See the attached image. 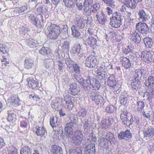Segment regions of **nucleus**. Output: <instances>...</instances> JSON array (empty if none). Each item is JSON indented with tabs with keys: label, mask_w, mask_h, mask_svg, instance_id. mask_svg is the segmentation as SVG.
Listing matches in <instances>:
<instances>
[{
	"label": "nucleus",
	"mask_w": 154,
	"mask_h": 154,
	"mask_svg": "<svg viewBox=\"0 0 154 154\" xmlns=\"http://www.w3.org/2000/svg\"><path fill=\"white\" fill-rule=\"evenodd\" d=\"M80 84L82 85L85 91L89 89L91 87L94 90H98L100 86L99 81L91 76H88L85 80L84 79V81Z\"/></svg>",
	"instance_id": "1"
},
{
	"label": "nucleus",
	"mask_w": 154,
	"mask_h": 154,
	"mask_svg": "<svg viewBox=\"0 0 154 154\" xmlns=\"http://www.w3.org/2000/svg\"><path fill=\"white\" fill-rule=\"evenodd\" d=\"M144 71L143 69H137L133 75V79L131 82V86L133 90H137L140 88L141 85V80L142 75Z\"/></svg>",
	"instance_id": "2"
},
{
	"label": "nucleus",
	"mask_w": 154,
	"mask_h": 154,
	"mask_svg": "<svg viewBox=\"0 0 154 154\" xmlns=\"http://www.w3.org/2000/svg\"><path fill=\"white\" fill-rule=\"evenodd\" d=\"M123 17L124 16L120 13L118 12H114L110 18V25L115 28L120 27L122 25Z\"/></svg>",
	"instance_id": "3"
},
{
	"label": "nucleus",
	"mask_w": 154,
	"mask_h": 154,
	"mask_svg": "<svg viewBox=\"0 0 154 154\" xmlns=\"http://www.w3.org/2000/svg\"><path fill=\"white\" fill-rule=\"evenodd\" d=\"M60 29L55 24H51L48 28V37L51 39H57L60 33Z\"/></svg>",
	"instance_id": "4"
},
{
	"label": "nucleus",
	"mask_w": 154,
	"mask_h": 154,
	"mask_svg": "<svg viewBox=\"0 0 154 154\" xmlns=\"http://www.w3.org/2000/svg\"><path fill=\"white\" fill-rule=\"evenodd\" d=\"M29 17L31 21L32 24L37 28L40 29L42 27L43 23L44 22L43 16L42 14L39 13L37 15L38 17H35L33 14H28Z\"/></svg>",
	"instance_id": "5"
},
{
	"label": "nucleus",
	"mask_w": 154,
	"mask_h": 154,
	"mask_svg": "<svg viewBox=\"0 0 154 154\" xmlns=\"http://www.w3.org/2000/svg\"><path fill=\"white\" fill-rule=\"evenodd\" d=\"M141 57L143 60L146 63L149 64L152 62H154V52L153 51H142Z\"/></svg>",
	"instance_id": "6"
},
{
	"label": "nucleus",
	"mask_w": 154,
	"mask_h": 154,
	"mask_svg": "<svg viewBox=\"0 0 154 154\" xmlns=\"http://www.w3.org/2000/svg\"><path fill=\"white\" fill-rule=\"evenodd\" d=\"M107 85L109 87L113 88L114 92L117 93L120 92L119 85L116 83L115 76L113 74H111L107 79Z\"/></svg>",
	"instance_id": "7"
},
{
	"label": "nucleus",
	"mask_w": 154,
	"mask_h": 154,
	"mask_svg": "<svg viewBox=\"0 0 154 154\" xmlns=\"http://www.w3.org/2000/svg\"><path fill=\"white\" fill-rule=\"evenodd\" d=\"M135 27L137 30L143 35H146L149 33V27L146 23H138L136 24Z\"/></svg>",
	"instance_id": "8"
},
{
	"label": "nucleus",
	"mask_w": 154,
	"mask_h": 154,
	"mask_svg": "<svg viewBox=\"0 0 154 154\" xmlns=\"http://www.w3.org/2000/svg\"><path fill=\"white\" fill-rule=\"evenodd\" d=\"M74 71V77L80 83L84 81L81 74V67L77 64L75 63L73 66Z\"/></svg>",
	"instance_id": "9"
},
{
	"label": "nucleus",
	"mask_w": 154,
	"mask_h": 154,
	"mask_svg": "<svg viewBox=\"0 0 154 154\" xmlns=\"http://www.w3.org/2000/svg\"><path fill=\"white\" fill-rule=\"evenodd\" d=\"M97 58L96 56L91 54L86 59L85 66L90 68L95 67L97 63Z\"/></svg>",
	"instance_id": "10"
},
{
	"label": "nucleus",
	"mask_w": 154,
	"mask_h": 154,
	"mask_svg": "<svg viewBox=\"0 0 154 154\" xmlns=\"http://www.w3.org/2000/svg\"><path fill=\"white\" fill-rule=\"evenodd\" d=\"M133 55L130 54L126 57L122 56L120 57V61L122 63V66L126 69L130 68L131 67V64L129 58L133 59Z\"/></svg>",
	"instance_id": "11"
},
{
	"label": "nucleus",
	"mask_w": 154,
	"mask_h": 154,
	"mask_svg": "<svg viewBox=\"0 0 154 154\" xmlns=\"http://www.w3.org/2000/svg\"><path fill=\"white\" fill-rule=\"evenodd\" d=\"M11 104L14 106H17L21 105L22 101L15 94L11 95L8 99Z\"/></svg>",
	"instance_id": "12"
},
{
	"label": "nucleus",
	"mask_w": 154,
	"mask_h": 154,
	"mask_svg": "<svg viewBox=\"0 0 154 154\" xmlns=\"http://www.w3.org/2000/svg\"><path fill=\"white\" fill-rule=\"evenodd\" d=\"M7 114L8 116L7 119L8 122H10V125H14V122L17 120V117L14 110L12 109L8 110L7 111Z\"/></svg>",
	"instance_id": "13"
},
{
	"label": "nucleus",
	"mask_w": 154,
	"mask_h": 154,
	"mask_svg": "<svg viewBox=\"0 0 154 154\" xmlns=\"http://www.w3.org/2000/svg\"><path fill=\"white\" fill-rule=\"evenodd\" d=\"M113 69L112 65L109 62H103L98 68L97 71L100 72H104L107 73L109 70Z\"/></svg>",
	"instance_id": "14"
},
{
	"label": "nucleus",
	"mask_w": 154,
	"mask_h": 154,
	"mask_svg": "<svg viewBox=\"0 0 154 154\" xmlns=\"http://www.w3.org/2000/svg\"><path fill=\"white\" fill-rule=\"evenodd\" d=\"M143 134L144 137L151 140L154 138V128L151 127L145 128Z\"/></svg>",
	"instance_id": "15"
},
{
	"label": "nucleus",
	"mask_w": 154,
	"mask_h": 154,
	"mask_svg": "<svg viewBox=\"0 0 154 154\" xmlns=\"http://www.w3.org/2000/svg\"><path fill=\"white\" fill-rule=\"evenodd\" d=\"M131 39L136 44L140 43L141 38L140 34L136 31L133 30L131 32Z\"/></svg>",
	"instance_id": "16"
},
{
	"label": "nucleus",
	"mask_w": 154,
	"mask_h": 154,
	"mask_svg": "<svg viewBox=\"0 0 154 154\" xmlns=\"http://www.w3.org/2000/svg\"><path fill=\"white\" fill-rule=\"evenodd\" d=\"M96 16L99 23L101 24H104L105 22L107 21L106 15L102 11L97 12Z\"/></svg>",
	"instance_id": "17"
},
{
	"label": "nucleus",
	"mask_w": 154,
	"mask_h": 154,
	"mask_svg": "<svg viewBox=\"0 0 154 154\" xmlns=\"http://www.w3.org/2000/svg\"><path fill=\"white\" fill-rule=\"evenodd\" d=\"M68 91L69 93L73 96L77 94L80 92V90L77 83L75 82L72 83L70 86Z\"/></svg>",
	"instance_id": "18"
},
{
	"label": "nucleus",
	"mask_w": 154,
	"mask_h": 154,
	"mask_svg": "<svg viewBox=\"0 0 154 154\" xmlns=\"http://www.w3.org/2000/svg\"><path fill=\"white\" fill-rule=\"evenodd\" d=\"M27 7L24 6L20 7L15 8L12 12L14 16L19 15L20 14H23L28 12Z\"/></svg>",
	"instance_id": "19"
},
{
	"label": "nucleus",
	"mask_w": 154,
	"mask_h": 154,
	"mask_svg": "<svg viewBox=\"0 0 154 154\" xmlns=\"http://www.w3.org/2000/svg\"><path fill=\"white\" fill-rule=\"evenodd\" d=\"M132 137V134L129 130L127 129L125 131H121L118 135V137L119 140H123L125 137L131 139Z\"/></svg>",
	"instance_id": "20"
},
{
	"label": "nucleus",
	"mask_w": 154,
	"mask_h": 154,
	"mask_svg": "<svg viewBox=\"0 0 154 154\" xmlns=\"http://www.w3.org/2000/svg\"><path fill=\"white\" fill-rule=\"evenodd\" d=\"M91 97L92 100L97 104L102 103L103 102V97L101 95L95 93H91Z\"/></svg>",
	"instance_id": "21"
},
{
	"label": "nucleus",
	"mask_w": 154,
	"mask_h": 154,
	"mask_svg": "<svg viewBox=\"0 0 154 154\" xmlns=\"http://www.w3.org/2000/svg\"><path fill=\"white\" fill-rule=\"evenodd\" d=\"M75 25H73L74 26H75L77 28L79 29H82L85 27V24L84 23L83 20L82 18L78 16L76 17L74 20Z\"/></svg>",
	"instance_id": "22"
},
{
	"label": "nucleus",
	"mask_w": 154,
	"mask_h": 154,
	"mask_svg": "<svg viewBox=\"0 0 154 154\" xmlns=\"http://www.w3.org/2000/svg\"><path fill=\"white\" fill-rule=\"evenodd\" d=\"M144 84L148 89L154 88V76L152 75L149 76L146 79Z\"/></svg>",
	"instance_id": "23"
},
{
	"label": "nucleus",
	"mask_w": 154,
	"mask_h": 154,
	"mask_svg": "<svg viewBox=\"0 0 154 154\" xmlns=\"http://www.w3.org/2000/svg\"><path fill=\"white\" fill-rule=\"evenodd\" d=\"M84 154H95L96 149L95 144L93 143L89 144L85 148Z\"/></svg>",
	"instance_id": "24"
},
{
	"label": "nucleus",
	"mask_w": 154,
	"mask_h": 154,
	"mask_svg": "<svg viewBox=\"0 0 154 154\" xmlns=\"http://www.w3.org/2000/svg\"><path fill=\"white\" fill-rule=\"evenodd\" d=\"M24 67L27 69H30L34 66V61L30 57H26L24 64Z\"/></svg>",
	"instance_id": "25"
},
{
	"label": "nucleus",
	"mask_w": 154,
	"mask_h": 154,
	"mask_svg": "<svg viewBox=\"0 0 154 154\" xmlns=\"http://www.w3.org/2000/svg\"><path fill=\"white\" fill-rule=\"evenodd\" d=\"M51 154H63L62 148L56 145L51 146Z\"/></svg>",
	"instance_id": "26"
},
{
	"label": "nucleus",
	"mask_w": 154,
	"mask_h": 154,
	"mask_svg": "<svg viewBox=\"0 0 154 154\" xmlns=\"http://www.w3.org/2000/svg\"><path fill=\"white\" fill-rule=\"evenodd\" d=\"M122 3L128 7L131 8L132 9H135L138 3L136 0H125Z\"/></svg>",
	"instance_id": "27"
},
{
	"label": "nucleus",
	"mask_w": 154,
	"mask_h": 154,
	"mask_svg": "<svg viewBox=\"0 0 154 154\" xmlns=\"http://www.w3.org/2000/svg\"><path fill=\"white\" fill-rule=\"evenodd\" d=\"M74 99V97H71L69 95H66L62 99V100L65 102V104L68 106L71 107V106H72L75 102Z\"/></svg>",
	"instance_id": "28"
},
{
	"label": "nucleus",
	"mask_w": 154,
	"mask_h": 154,
	"mask_svg": "<svg viewBox=\"0 0 154 154\" xmlns=\"http://www.w3.org/2000/svg\"><path fill=\"white\" fill-rule=\"evenodd\" d=\"M28 84L29 87L33 89H37L39 88V83L37 79H32L28 80Z\"/></svg>",
	"instance_id": "29"
},
{
	"label": "nucleus",
	"mask_w": 154,
	"mask_h": 154,
	"mask_svg": "<svg viewBox=\"0 0 154 154\" xmlns=\"http://www.w3.org/2000/svg\"><path fill=\"white\" fill-rule=\"evenodd\" d=\"M97 41L95 38L92 37H89L86 41L88 45L94 49L97 46Z\"/></svg>",
	"instance_id": "30"
},
{
	"label": "nucleus",
	"mask_w": 154,
	"mask_h": 154,
	"mask_svg": "<svg viewBox=\"0 0 154 154\" xmlns=\"http://www.w3.org/2000/svg\"><path fill=\"white\" fill-rule=\"evenodd\" d=\"M58 119L57 117H56L55 118L53 116H51L50 119V124L54 129L55 128H56L57 126H58L59 125L60 127L61 125H60V122L58 121Z\"/></svg>",
	"instance_id": "31"
},
{
	"label": "nucleus",
	"mask_w": 154,
	"mask_h": 154,
	"mask_svg": "<svg viewBox=\"0 0 154 154\" xmlns=\"http://www.w3.org/2000/svg\"><path fill=\"white\" fill-rule=\"evenodd\" d=\"M30 29L25 27H23L21 28L20 30V32L22 35L23 36L24 38L26 39H29L30 37V35L29 34V32Z\"/></svg>",
	"instance_id": "32"
},
{
	"label": "nucleus",
	"mask_w": 154,
	"mask_h": 154,
	"mask_svg": "<svg viewBox=\"0 0 154 154\" xmlns=\"http://www.w3.org/2000/svg\"><path fill=\"white\" fill-rule=\"evenodd\" d=\"M143 43L147 48H151L153 46V42L152 39L149 37H146L143 38Z\"/></svg>",
	"instance_id": "33"
},
{
	"label": "nucleus",
	"mask_w": 154,
	"mask_h": 154,
	"mask_svg": "<svg viewBox=\"0 0 154 154\" xmlns=\"http://www.w3.org/2000/svg\"><path fill=\"white\" fill-rule=\"evenodd\" d=\"M139 19L142 21H146L148 20V17L145 11L143 10H140L138 13Z\"/></svg>",
	"instance_id": "34"
},
{
	"label": "nucleus",
	"mask_w": 154,
	"mask_h": 154,
	"mask_svg": "<svg viewBox=\"0 0 154 154\" xmlns=\"http://www.w3.org/2000/svg\"><path fill=\"white\" fill-rule=\"evenodd\" d=\"M34 131H35L36 133L38 136L42 137L45 135V130L43 127H39L38 125H36Z\"/></svg>",
	"instance_id": "35"
},
{
	"label": "nucleus",
	"mask_w": 154,
	"mask_h": 154,
	"mask_svg": "<svg viewBox=\"0 0 154 154\" xmlns=\"http://www.w3.org/2000/svg\"><path fill=\"white\" fill-rule=\"evenodd\" d=\"M73 126L71 125V124L67 123L66 124L64 128V130L68 135L72 136L73 133Z\"/></svg>",
	"instance_id": "36"
},
{
	"label": "nucleus",
	"mask_w": 154,
	"mask_h": 154,
	"mask_svg": "<svg viewBox=\"0 0 154 154\" xmlns=\"http://www.w3.org/2000/svg\"><path fill=\"white\" fill-rule=\"evenodd\" d=\"M27 39L26 44L30 48H34L37 45L38 42L36 40L30 38L29 39Z\"/></svg>",
	"instance_id": "37"
},
{
	"label": "nucleus",
	"mask_w": 154,
	"mask_h": 154,
	"mask_svg": "<svg viewBox=\"0 0 154 154\" xmlns=\"http://www.w3.org/2000/svg\"><path fill=\"white\" fill-rule=\"evenodd\" d=\"M71 29L72 35L75 37H78L80 35V32L79 29L77 28L75 26H72Z\"/></svg>",
	"instance_id": "38"
},
{
	"label": "nucleus",
	"mask_w": 154,
	"mask_h": 154,
	"mask_svg": "<svg viewBox=\"0 0 154 154\" xmlns=\"http://www.w3.org/2000/svg\"><path fill=\"white\" fill-rule=\"evenodd\" d=\"M128 98L129 96L128 95L123 94L120 95L119 97V99L121 104L122 105H125L127 103Z\"/></svg>",
	"instance_id": "39"
},
{
	"label": "nucleus",
	"mask_w": 154,
	"mask_h": 154,
	"mask_svg": "<svg viewBox=\"0 0 154 154\" xmlns=\"http://www.w3.org/2000/svg\"><path fill=\"white\" fill-rule=\"evenodd\" d=\"M61 47L63 52H69L70 48L69 42L67 41H64L62 44Z\"/></svg>",
	"instance_id": "40"
},
{
	"label": "nucleus",
	"mask_w": 154,
	"mask_h": 154,
	"mask_svg": "<svg viewBox=\"0 0 154 154\" xmlns=\"http://www.w3.org/2000/svg\"><path fill=\"white\" fill-rule=\"evenodd\" d=\"M105 138L112 144L115 140L114 134L110 132H108L106 134Z\"/></svg>",
	"instance_id": "41"
},
{
	"label": "nucleus",
	"mask_w": 154,
	"mask_h": 154,
	"mask_svg": "<svg viewBox=\"0 0 154 154\" xmlns=\"http://www.w3.org/2000/svg\"><path fill=\"white\" fill-rule=\"evenodd\" d=\"M77 0H63L65 5L67 7L72 8L75 5Z\"/></svg>",
	"instance_id": "42"
},
{
	"label": "nucleus",
	"mask_w": 154,
	"mask_h": 154,
	"mask_svg": "<svg viewBox=\"0 0 154 154\" xmlns=\"http://www.w3.org/2000/svg\"><path fill=\"white\" fill-rule=\"evenodd\" d=\"M104 4L114 8L116 6V3L114 0H101Z\"/></svg>",
	"instance_id": "43"
},
{
	"label": "nucleus",
	"mask_w": 154,
	"mask_h": 154,
	"mask_svg": "<svg viewBox=\"0 0 154 154\" xmlns=\"http://www.w3.org/2000/svg\"><path fill=\"white\" fill-rule=\"evenodd\" d=\"M50 52V50L49 48L44 46L42 47L39 50V53L44 55H48Z\"/></svg>",
	"instance_id": "44"
},
{
	"label": "nucleus",
	"mask_w": 154,
	"mask_h": 154,
	"mask_svg": "<svg viewBox=\"0 0 154 154\" xmlns=\"http://www.w3.org/2000/svg\"><path fill=\"white\" fill-rule=\"evenodd\" d=\"M80 48L81 46L79 44H74L72 47L71 50L74 54H78Z\"/></svg>",
	"instance_id": "45"
},
{
	"label": "nucleus",
	"mask_w": 154,
	"mask_h": 154,
	"mask_svg": "<svg viewBox=\"0 0 154 154\" xmlns=\"http://www.w3.org/2000/svg\"><path fill=\"white\" fill-rule=\"evenodd\" d=\"M65 63L67 65L68 68L70 69L74 65L75 62L71 60L70 58H65Z\"/></svg>",
	"instance_id": "46"
},
{
	"label": "nucleus",
	"mask_w": 154,
	"mask_h": 154,
	"mask_svg": "<svg viewBox=\"0 0 154 154\" xmlns=\"http://www.w3.org/2000/svg\"><path fill=\"white\" fill-rule=\"evenodd\" d=\"M107 76V73L104 72H100L97 71L96 77L100 80H105Z\"/></svg>",
	"instance_id": "47"
},
{
	"label": "nucleus",
	"mask_w": 154,
	"mask_h": 154,
	"mask_svg": "<svg viewBox=\"0 0 154 154\" xmlns=\"http://www.w3.org/2000/svg\"><path fill=\"white\" fill-rule=\"evenodd\" d=\"M77 116L76 115H72L69 118V122L68 124H71V125H73L75 123V121L77 118Z\"/></svg>",
	"instance_id": "48"
},
{
	"label": "nucleus",
	"mask_w": 154,
	"mask_h": 154,
	"mask_svg": "<svg viewBox=\"0 0 154 154\" xmlns=\"http://www.w3.org/2000/svg\"><path fill=\"white\" fill-rule=\"evenodd\" d=\"M87 112V111L85 109L81 108L79 109L78 114L80 118H84L86 116Z\"/></svg>",
	"instance_id": "49"
},
{
	"label": "nucleus",
	"mask_w": 154,
	"mask_h": 154,
	"mask_svg": "<svg viewBox=\"0 0 154 154\" xmlns=\"http://www.w3.org/2000/svg\"><path fill=\"white\" fill-rule=\"evenodd\" d=\"M72 137L83 139V135L82 132L80 131L76 130L75 131V134Z\"/></svg>",
	"instance_id": "50"
},
{
	"label": "nucleus",
	"mask_w": 154,
	"mask_h": 154,
	"mask_svg": "<svg viewBox=\"0 0 154 154\" xmlns=\"http://www.w3.org/2000/svg\"><path fill=\"white\" fill-rule=\"evenodd\" d=\"M8 154H17V148L13 146L9 147L8 149Z\"/></svg>",
	"instance_id": "51"
},
{
	"label": "nucleus",
	"mask_w": 154,
	"mask_h": 154,
	"mask_svg": "<svg viewBox=\"0 0 154 154\" xmlns=\"http://www.w3.org/2000/svg\"><path fill=\"white\" fill-rule=\"evenodd\" d=\"M30 149L28 146H26L21 148L20 150V154H29Z\"/></svg>",
	"instance_id": "52"
},
{
	"label": "nucleus",
	"mask_w": 154,
	"mask_h": 154,
	"mask_svg": "<svg viewBox=\"0 0 154 154\" xmlns=\"http://www.w3.org/2000/svg\"><path fill=\"white\" fill-rule=\"evenodd\" d=\"M138 106V112H140L143 109L144 106V103L143 101H138L137 102Z\"/></svg>",
	"instance_id": "53"
},
{
	"label": "nucleus",
	"mask_w": 154,
	"mask_h": 154,
	"mask_svg": "<svg viewBox=\"0 0 154 154\" xmlns=\"http://www.w3.org/2000/svg\"><path fill=\"white\" fill-rule=\"evenodd\" d=\"M72 140L73 143L75 146H79L81 145L82 140L72 137Z\"/></svg>",
	"instance_id": "54"
},
{
	"label": "nucleus",
	"mask_w": 154,
	"mask_h": 154,
	"mask_svg": "<svg viewBox=\"0 0 154 154\" xmlns=\"http://www.w3.org/2000/svg\"><path fill=\"white\" fill-rule=\"evenodd\" d=\"M133 46L132 45H130L127 46L123 50L124 53L127 54L131 52L133 50Z\"/></svg>",
	"instance_id": "55"
},
{
	"label": "nucleus",
	"mask_w": 154,
	"mask_h": 154,
	"mask_svg": "<svg viewBox=\"0 0 154 154\" xmlns=\"http://www.w3.org/2000/svg\"><path fill=\"white\" fill-rule=\"evenodd\" d=\"M52 60L50 59H46L44 61L45 66L46 69L51 67L52 64Z\"/></svg>",
	"instance_id": "56"
},
{
	"label": "nucleus",
	"mask_w": 154,
	"mask_h": 154,
	"mask_svg": "<svg viewBox=\"0 0 154 154\" xmlns=\"http://www.w3.org/2000/svg\"><path fill=\"white\" fill-rule=\"evenodd\" d=\"M149 91H146L145 93H144L146 96H149L150 97H153L154 96V88H149Z\"/></svg>",
	"instance_id": "57"
},
{
	"label": "nucleus",
	"mask_w": 154,
	"mask_h": 154,
	"mask_svg": "<svg viewBox=\"0 0 154 154\" xmlns=\"http://www.w3.org/2000/svg\"><path fill=\"white\" fill-rule=\"evenodd\" d=\"M105 111L108 113H113L114 112V107L113 105H109L106 108Z\"/></svg>",
	"instance_id": "58"
},
{
	"label": "nucleus",
	"mask_w": 154,
	"mask_h": 154,
	"mask_svg": "<svg viewBox=\"0 0 154 154\" xmlns=\"http://www.w3.org/2000/svg\"><path fill=\"white\" fill-rule=\"evenodd\" d=\"M100 144L102 147L105 148L108 143V140L104 138H102L100 140Z\"/></svg>",
	"instance_id": "59"
},
{
	"label": "nucleus",
	"mask_w": 154,
	"mask_h": 154,
	"mask_svg": "<svg viewBox=\"0 0 154 154\" xmlns=\"http://www.w3.org/2000/svg\"><path fill=\"white\" fill-rule=\"evenodd\" d=\"M5 47L6 46L5 45L0 44V52L5 54H7V48H6Z\"/></svg>",
	"instance_id": "60"
},
{
	"label": "nucleus",
	"mask_w": 154,
	"mask_h": 154,
	"mask_svg": "<svg viewBox=\"0 0 154 154\" xmlns=\"http://www.w3.org/2000/svg\"><path fill=\"white\" fill-rule=\"evenodd\" d=\"M128 116H120L122 122L124 125H128Z\"/></svg>",
	"instance_id": "61"
},
{
	"label": "nucleus",
	"mask_w": 154,
	"mask_h": 154,
	"mask_svg": "<svg viewBox=\"0 0 154 154\" xmlns=\"http://www.w3.org/2000/svg\"><path fill=\"white\" fill-rule=\"evenodd\" d=\"M57 65L58 66V69L59 71H60L63 69V68L64 66V63L62 61L59 60L57 62Z\"/></svg>",
	"instance_id": "62"
},
{
	"label": "nucleus",
	"mask_w": 154,
	"mask_h": 154,
	"mask_svg": "<svg viewBox=\"0 0 154 154\" xmlns=\"http://www.w3.org/2000/svg\"><path fill=\"white\" fill-rule=\"evenodd\" d=\"M85 53L86 51L80 48V50L79 51L77 55L79 57H83L84 55L85 56Z\"/></svg>",
	"instance_id": "63"
},
{
	"label": "nucleus",
	"mask_w": 154,
	"mask_h": 154,
	"mask_svg": "<svg viewBox=\"0 0 154 154\" xmlns=\"http://www.w3.org/2000/svg\"><path fill=\"white\" fill-rule=\"evenodd\" d=\"M28 126V123L26 120H23L21 121L20 126L23 128H26Z\"/></svg>",
	"instance_id": "64"
}]
</instances>
